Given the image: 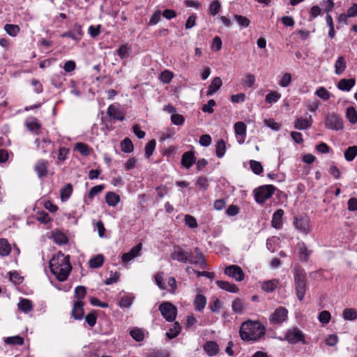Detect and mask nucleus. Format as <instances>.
I'll use <instances>...</instances> for the list:
<instances>
[{
  "instance_id": "obj_1",
  "label": "nucleus",
  "mask_w": 357,
  "mask_h": 357,
  "mask_svg": "<svg viewBox=\"0 0 357 357\" xmlns=\"http://www.w3.org/2000/svg\"><path fill=\"white\" fill-rule=\"evenodd\" d=\"M69 259L68 255L59 252L50 261V271L59 281L66 280L69 275L72 268Z\"/></svg>"
},
{
  "instance_id": "obj_2",
  "label": "nucleus",
  "mask_w": 357,
  "mask_h": 357,
  "mask_svg": "<svg viewBox=\"0 0 357 357\" xmlns=\"http://www.w3.org/2000/svg\"><path fill=\"white\" fill-rule=\"evenodd\" d=\"M266 333L265 327L258 321H247L242 324L239 334L244 341L255 342L261 339Z\"/></svg>"
},
{
  "instance_id": "obj_3",
  "label": "nucleus",
  "mask_w": 357,
  "mask_h": 357,
  "mask_svg": "<svg viewBox=\"0 0 357 357\" xmlns=\"http://www.w3.org/2000/svg\"><path fill=\"white\" fill-rule=\"evenodd\" d=\"M295 291L297 298L302 301L307 289V278L305 270L301 266H296L293 270Z\"/></svg>"
},
{
  "instance_id": "obj_4",
  "label": "nucleus",
  "mask_w": 357,
  "mask_h": 357,
  "mask_svg": "<svg viewBox=\"0 0 357 357\" xmlns=\"http://www.w3.org/2000/svg\"><path fill=\"white\" fill-rule=\"evenodd\" d=\"M275 190V187L273 185H261L254 190L255 199L257 203L263 204L273 196Z\"/></svg>"
},
{
  "instance_id": "obj_5",
  "label": "nucleus",
  "mask_w": 357,
  "mask_h": 357,
  "mask_svg": "<svg viewBox=\"0 0 357 357\" xmlns=\"http://www.w3.org/2000/svg\"><path fill=\"white\" fill-rule=\"evenodd\" d=\"M171 258L178 262L181 263H190V257H192L191 251H185L181 246L174 245L173 247V250L171 252Z\"/></svg>"
},
{
  "instance_id": "obj_6",
  "label": "nucleus",
  "mask_w": 357,
  "mask_h": 357,
  "mask_svg": "<svg viewBox=\"0 0 357 357\" xmlns=\"http://www.w3.org/2000/svg\"><path fill=\"white\" fill-rule=\"evenodd\" d=\"M159 310L162 317L167 321L175 320L177 314V308L170 302H164L159 306Z\"/></svg>"
},
{
  "instance_id": "obj_7",
  "label": "nucleus",
  "mask_w": 357,
  "mask_h": 357,
  "mask_svg": "<svg viewBox=\"0 0 357 357\" xmlns=\"http://www.w3.org/2000/svg\"><path fill=\"white\" fill-rule=\"evenodd\" d=\"M325 126L328 129L340 130L343 129L341 118L335 113L328 114L325 120Z\"/></svg>"
},
{
  "instance_id": "obj_8",
  "label": "nucleus",
  "mask_w": 357,
  "mask_h": 357,
  "mask_svg": "<svg viewBox=\"0 0 357 357\" xmlns=\"http://www.w3.org/2000/svg\"><path fill=\"white\" fill-rule=\"evenodd\" d=\"M294 225L298 231L305 234H307L311 231L310 220L307 217H295Z\"/></svg>"
},
{
  "instance_id": "obj_9",
  "label": "nucleus",
  "mask_w": 357,
  "mask_h": 357,
  "mask_svg": "<svg viewBox=\"0 0 357 357\" xmlns=\"http://www.w3.org/2000/svg\"><path fill=\"white\" fill-rule=\"evenodd\" d=\"M285 340L291 344H296L299 342L305 343V336L298 328L289 329L285 334Z\"/></svg>"
},
{
  "instance_id": "obj_10",
  "label": "nucleus",
  "mask_w": 357,
  "mask_h": 357,
  "mask_svg": "<svg viewBox=\"0 0 357 357\" xmlns=\"http://www.w3.org/2000/svg\"><path fill=\"white\" fill-rule=\"evenodd\" d=\"M288 311L284 307H279L270 316L269 321L272 324H280L287 318Z\"/></svg>"
},
{
  "instance_id": "obj_11",
  "label": "nucleus",
  "mask_w": 357,
  "mask_h": 357,
  "mask_svg": "<svg viewBox=\"0 0 357 357\" xmlns=\"http://www.w3.org/2000/svg\"><path fill=\"white\" fill-rule=\"evenodd\" d=\"M225 273L238 282L244 279V273L242 268L237 265H229L227 266L225 270Z\"/></svg>"
},
{
  "instance_id": "obj_12",
  "label": "nucleus",
  "mask_w": 357,
  "mask_h": 357,
  "mask_svg": "<svg viewBox=\"0 0 357 357\" xmlns=\"http://www.w3.org/2000/svg\"><path fill=\"white\" fill-rule=\"evenodd\" d=\"M107 113L109 117L112 119L118 121L124 120V114L121 111L119 105H110L107 108Z\"/></svg>"
},
{
  "instance_id": "obj_13",
  "label": "nucleus",
  "mask_w": 357,
  "mask_h": 357,
  "mask_svg": "<svg viewBox=\"0 0 357 357\" xmlns=\"http://www.w3.org/2000/svg\"><path fill=\"white\" fill-rule=\"evenodd\" d=\"M195 252L196 253L195 256H193L192 253V257H190V264L195 265H199V267L202 269L206 268L207 264L204 258V255L200 251L198 248L195 249Z\"/></svg>"
},
{
  "instance_id": "obj_14",
  "label": "nucleus",
  "mask_w": 357,
  "mask_h": 357,
  "mask_svg": "<svg viewBox=\"0 0 357 357\" xmlns=\"http://www.w3.org/2000/svg\"><path fill=\"white\" fill-rule=\"evenodd\" d=\"M142 248V244L141 243H138L135 246H134L129 252L124 253L122 255V261L124 263H128L134 258L137 257L140 255V251Z\"/></svg>"
},
{
  "instance_id": "obj_15",
  "label": "nucleus",
  "mask_w": 357,
  "mask_h": 357,
  "mask_svg": "<svg viewBox=\"0 0 357 357\" xmlns=\"http://www.w3.org/2000/svg\"><path fill=\"white\" fill-rule=\"evenodd\" d=\"M84 305L82 301H77L74 303L71 314L75 319L81 320L84 317Z\"/></svg>"
},
{
  "instance_id": "obj_16",
  "label": "nucleus",
  "mask_w": 357,
  "mask_h": 357,
  "mask_svg": "<svg viewBox=\"0 0 357 357\" xmlns=\"http://www.w3.org/2000/svg\"><path fill=\"white\" fill-rule=\"evenodd\" d=\"M195 156L192 151L185 152L181 157V165L186 169H189L195 162Z\"/></svg>"
},
{
  "instance_id": "obj_17",
  "label": "nucleus",
  "mask_w": 357,
  "mask_h": 357,
  "mask_svg": "<svg viewBox=\"0 0 357 357\" xmlns=\"http://www.w3.org/2000/svg\"><path fill=\"white\" fill-rule=\"evenodd\" d=\"M204 351L210 356H215L219 352V346L215 341H207L204 347Z\"/></svg>"
},
{
  "instance_id": "obj_18",
  "label": "nucleus",
  "mask_w": 357,
  "mask_h": 357,
  "mask_svg": "<svg viewBox=\"0 0 357 357\" xmlns=\"http://www.w3.org/2000/svg\"><path fill=\"white\" fill-rule=\"evenodd\" d=\"M312 117L308 119L297 118L294 121V128L298 130H306L312 126Z\"/></svg>"
},
{
  "instance_id": "obj_19",
  "label": "nucleus",
  "mask_w": 357,
  "mask_h": 357,
  "mask_svg": "<svg viewBox=\"0 0 357 357\" xmlns=\"http://www.w3.org/2000/svg\"><path fill=\"white\" fill-rule=\"evenodd\" d=\"M284 211L282 209H278L273 215L271 225L275 229H280L282 225V216Z\"/></svg>"
},
{
  "instance_id": "obj_20",
  "label": "nucleus",
  "mask_w": 357,
  "mask_h": 357,
  "mask_svg": "<svg viewBox=\"0 0 357 357\" xmlns=\"http://www.w3.org/2000/svg\"><path fill=\"white\" fill-rule=\"evenodd\" d=\"M216 284L219 288L229 292L237 293L239 290V289L236 284L230 283L229 282L217 280Z\"/></svg>"
},
{
  "instance_id": "obj_21",
  "label": "nucleus",
  "mask_w": 357,
  "mask_h": 357,
  "mask_svg": "<svg viewBox=\"0 0 357 357\" xmlns=\"http://www.w3.org/2000/svg\"><path fill=\"white\" fill-rule=\"evenodd\" d=\"M47 162L45 160H39L35 166V171L36 172L39 178H43L47 174Z\"/></svg>"
},
{
  "instance_id": "obj_22",
  "label": "nucleus",
  "mask_w": 357,
  "mask_h": 357,
  "mask_svg": "<svg viewBox=\"0 0 357 357\" xmlns=\"http://www.w3.org/2000/svg\"><path fill=\"white\" fill-rule=\"evenodd\" d=\"M347 68V62L344 56H340L335 63V73L337 75H342Z\"/></svg>"
},
{
  "instance_id": "obj_23",
  "label": "nucleus",
  "mask_w": 357,
  "mask_h": 357,
  "mask_svg": "<svg viewBox=\"0 0 357 357\" xmlns=\"http://www.w3.org/2000/svg\"><path fill=\"white\" fill-rule=\"evenodd\" d=\"M355 84L354 79H342L337 84V88L341 91H349Z\"/></svg>"
},
{
  "instance_id": "obj_24",
  "label": "nucleus",
  "mask_w": 357,
  "mask_h": 357,
  "mask_svg": "<svg viewBox=\"0 0 357 357\" xmlns=\"http://www.w3.org/2000/svg\"><path fill=\"white\" fill-rule=\"evenodd\" d=\"M222 79L219 77H215L211 84L208 86V89L206 93L208 96L213 95L222 86Z\"/></svg>"
},
{
  "instance_id": "obj_25",
  "label": "nucleus",
  "mask_w": 357,
  "mask_h": 357,
  "mask_svg": "<svg viewBox=\"0 0 357 357\" xmlns=\"http://www.w3.org/2000/svg\"><path fill=\"white\" fill-rule=\"evenodd\" d=\"M105 202L111 206H116L120 202V197L113 192H108L105 195Z\"/></svg>"
},
{
  "instance_id": "obj_26",
  "label": "nucleus",
  "mask_w": 357,
  "mask_h": 357,
  "mask_svg": "<svg viewBox=\"0 0 357 357\" xmlns=\"http://www.w3.org/2000/svg\"><path fill=\"white\" fill-rule=\"evenodd\" d=\"M278 284V280L265 281L261 284V289L267 293H271L275 291Z\"/></svg>"
},
{
  "instance_id": "obj_27",
  "label": "nucleus",
  "mask_w": 357,
  "mask_h": 357,
  "mask_svg": "<svg viewBox=\"0 0 357 357\" xmlns=\"http://www.w3.org/2000/svg\"><path fill=\"white\" fill-rule=\"evenodd\" d=\"M234 130L236 135L242 137L243 139L239 142L243 143L246 134V125L242 121L236 122L234 124Z\"/></svg>"
},
{
  "instance_id": "obj_28",
  "label": "nucleus",
  "mask_w": 357,
  "mask_h": 357,
  "mask_svg": "<svg viewBox=\"0 0 357 357\" xmlns=\"http://www.w3.org/2000/svg\"><path fill=\"white\" fill-rule=\"evenodd\" d=\"M36 142L37 143L38 148L42 149L43 153L49 152L52 149L53 144L50 140L45 139L39 140L37 139Z\"/></svg>"
},
{
  "instance_id": "obj_29",
  "label": "nucleus",
  "mask_w": 357,
  "mask_h": 357,
  "mask_svg": "<svg viewBox=\"0 0 357 357\" xmlns=\"http://www.w3.org/2000/svg\"><path fill=\"white\" fill-rule=\"evenodd\" d=\"M11 247L8 240L6 238H0V255L6 257L10 255Z\"/></svg>"
},
{
  "instance_id": "obj_30",
  "label": "nucleus",
  "mask_w": 357,
  "mask_h": 357,
  "mask_svg": "<svg viewBox=\"0 0 357 357\" xmlns=\"http://www.w3.org/2000/svg\"><path fill=\"white\" fill-rule=\"evenodd\" d=\"M206 304V298L202 294H197L194 301L195 308L197 311H202L204 309Z\"/></svg>"
},
{
  "instance_id": "obj_31",
  "label": "nucleus",
  "mask_w": 357,
  "mask_h": 357,
  "mask_svg": "<svg viewBox=\"0 0 357 357\" xmlns=\"http://www.w3.org/2000/svg\"><path fill=\"white\" fill-rule=\"evenodd\" d=\"M18 309L25 313L31 312L33 310L32 302L26 298H22L18 303Z\"/></svg>"
},
{
  "instance_id": "obj_32",
  "label": "nucleus",
  "mask_w": 357,
  "mask_h": 357,
  "mask_svg": "<svg viewBox=\"0 0 357 357\" xmlns=\"http://www.w3.org/2000/svg\"><path fill=\"white\" fill-rule=\"evenodd\" d=\"M344 319L354 321L357 319V310L354 308H346L342 312Z\"/></svg>"
},
{
  "instance_id": "obj_33",
  "label": "nucleus",
  "mask_w": 357,
  "mask_h": 357,
  "mask_svg": "<svg viewBox=\"0 0 357 357\" xmlns=\"http://www.w3.org/2000/svg\"><path fill=\"white\" fill-rule=\"evenodd\" d=\"M4 30L9 36L15 37L20 33V28L17 24H6Z\"/></svg>"
},
{
  "instance_id": "obj_34",
  "label": "nucleus",
  "mask_w": 357,
  "mask_h": 357,
  "mask_svg": "<svg viewBox=\"0 0 357 357\" xmlns=\"http://www.w3.org/2000/svg\"><path fill=\"white\" fill-rule=\"evenodd\" d=\"M89 266L92 268L100 267L104 263V257L102 255H98L91 258L89 261Z\"/></svg>"
},
{
  "instance_id": "obj_35",
  "label": "nucleus",
  "mask_w": 357,
  "mask_h": 357,
  "mask_svg": "<svg viewBox=\"0 0 357 357\" xmlns=\"http://www.w3.org/2000/svg\"><path fill=\"white\" fill-rule=\"evenodd\" d=\"M181 326L177 321L174 322L173 327L171 328L169 331L167 332L166 335L169 339L176 337L181 332Z\"/></svg>"
},
{
  "instance_id": "obj_36",
  "label": "nucleus",
  "mask_w": 357,
  "mask_h": 357,
  "mask_svg": "<svg viewBox=\"0 0 357 357\" xmlns=\"http://www.w3.org/2000/svg\"><path fill=\"white\" fill-rule=\"evenodd\" d=\"M121 151L124 153H131L133 151L134 146L132 141L126 137L121 142Z\"/></svg>"
},
{
  "instance_id": "obj_37",
  "label": "nucleus",
  "mask_w": 357,
  "mask_h": 357,
  "mask_svg": "<svg viewBox=\"0 0 357 357\" xmlns=\"http://www.w3.org/2000/svg\"><path fill=\"white\" fill-rule=\"evenodd\" d=\"M232 311L235 313H241L244 310V303L241 298H236L231 305Z\"/></svg>"
},
{
  "instance_id": "obj_38",
  "label": "nucleus",
  "mask_w": 357,
  "mask_h": 357,
  "mask_svg": "<svg viewBox=\"0 0 357 357\" xmlns=\"http://www.w3.org/2000/svg\"><path fill=\"white\" fill-rule=\"evenodd\" d=\"M73 192V185L68 183L61 190V199L63 202L66 201Z\"/></svg>"
},
{
  "instance_id": "obj_39",
  "label": "nucleus",
  "mask_w": 357,
  "mask_h": 357,
  "mask_svg": "<svg viewBox=\"0 0 357 357\" xmlns=\"http://www.w3.org/2000/svg\"><path fill=\"white\" fill-rule=\"evenodd\" d=\"M357 155V146H349L344 152V158L347 161H352Z\"/></svg>"
},
{
  "instance_id": "obj_40",
  "label": "nucleus",
  "mask_w": 357,
  "mask_h": 357,
  "mask_svg": "<svg viewBox=\"0 0 357 357\" xmlns=\"http://www.w3.org/2000/svg\"><path fill=\"white\" fill-rule=\"evenodd\" d=\"M346 116L351 123L354 124L357 123V112L354 107L347 108Z\"/></svg>"
},
{
  "instance_id": "obj_41",
  "label": "nucleus",
  "mask_w": 357,
  "mask_h": 357,
  "mask_svg": "<svg viewBox=\"0 0 357 357\" xmlns=\"http://www.w3.org/2000/svg\"><path fill=\"white\" fill-rule=\"evenodd\" d=\"M280 97L281 95L278 92L272 91L266 95L265 101L268 104H273L276 102Z\"/></svg>"
},
{
  "instance_id": "obj_42",
  "label": "nucleus",
  "mask_w": 357,
  "mask_h": 357,
  "mask_svg": "<svg viewBox=\"0 0 357 357\" xmlns=\"http://www.w3.org/2000/svg\"><path fill=\"white\" fill-rule=\"evenodd\" d=\"M130 47L128 44L121 45L117 50L116 54L117 55L121 57V59H124L126 57H128L129 55V53L130 52Z\"/></svg>"
},
{
  "instance_id": "obj_43",
  "label": "nucleus",
  "mask_w": 357,
  "mask_h": 357,
  "mask_svg": "<svg viewBox=\"0 0 357 357\" xmlns=\"http://www.w3.org/2000/svg\"><path fill=\"white\" fill-rule=\"evenodd\" d=\"M53 238L54 241L59 245L66 244L68 241L67 236L62 232L54 233Z\"/></svg>"
},
{
  "instance_id": "obj_44",
  "label": "nucleus",
  "mask_w": 357,
  "mask_h": 357,
  "mask_svg": "<svg viewBox=\"0 0 357 357\" xmlns=\"http://www.w3.org/2000/svg\"><path fill=\"white\" fill-rule=\"evenodd\" d=\"M75 149L84 155L90 154V148L86 144L78 142L75 144Z\"/></svg>"
},
{
  "instance_id": "obj_45",
  "label": "nucleus",
  "mask_w": 357,
  "mask_h": 357,
  "mask_svg": "<svg viewBox=\"0 0 357 357\" xmlns=\"http://www.w3.org/2000/svg\"><path fill=\"white\" fill-rule=\"evenodd\" d=\"M156 142L155 139L150 140L145 146V156L149 158L155 148Z\"/></svg>"
},
{
  "instance_id": "obj_46",
  "label": "nucleus",
  "mask_w": 357,
  "mask_h": 357,
  "mask_svg": "<svg viewBox=\"0 0 357 357\" xmlns=\"http://www.w3.org/2000/svg\"><path fill=\"white\" fill-rule=\"evenodd\" d=\"M225 143L223 139L219 140L216 144V155L218 158H222L225 153Z\"/></svg>"
},
{
  "instance_id": "obj_47",
  "label": "nucleus",
  "mask_w": 357,
  "mask_h": 357,
  "mask_svg": "<svg viewBox=\"0 0 357 357\" xmlns=\"http://www.w3.org/2000/svg\"><path fill=\"white\" fill-rule=\"evenodd\" d=\"M250 165L252 172L256 174H260L263 172V167L258 161L251 160L250 161Z\"/></svg>"
},
{
  "instance_id": "obj_48",
  "label": "nucleus",
  "mask_w": 357,
  "mask_h": 357,
  "mask_svg": "<svg viewBox=\"0 0 357 357\" xmlns=\"http://www.w3.org/2000/svg\"><path fill=\"white\" fill-rule=\"evenodd\" d=\"M86 295V289L84 286H79L75 288V296L77 301H82Z\"/></svg>"
},
{
  "instance_id": "obj_49",
  "label": "nucleus",
  "mask_w": 357,
  "mask_h": 357,
  "mask_svg": "<svg viewBox=\"0 0 357 357\" xmlns=\"http://www.w3.org/2000/svg\"><path fill=\"white\" fill-rule=\"evenodd\" d=\"M220 3L218 1L215 0L211 3L209 6V13L214 16L217 15L220 10Z\"/></svg>"
},
{
  "instance_id": "obj_50",
  "label": "nucleus",
  "mask_w": 357,
  "mask_h": 357,
  "mask_svg": "<svg viewBox=\"0 0 357 357\" xmlns=\"http://www.w3.org/2000/svg\"><path fill=\"white\" fill-rule=\"evenodd\" d=\"M133 299L134 297L132 296H123L119 301V305L121 307H130L132 304Z\"/></svg>"
},
{
  "instance_id": "obj_51",
  "label": "nucleus",
  "mask_w": 357,
  "mask_h": 357,
  "mask_svg": "<svg viewBox=\"0 0 357 357\" xmlns=\"http://www.w3.org/2000/svg\"><path fill=\"white\" fill-rule=\"evenodd\" d=\"M6 344L22 345L24 339L20 336L9 337L5 340Z\"/></svg>"
},
{
  "instance_id": "obj_52",
  "label": "nucleus",
  "mask_w": 357,
  "mask_h": 357,
  "mask_svg": "<svg viewBox=\"0 0 357 357\" xmlns=\"http://www.w3.org/2000/svg\"><path fill=\"white\" fill-rule=\"evenodd\" d=\"M174 77V75L172 72L166 70L161 73L160 74V80L165 84L169 83L172 78Z\"/></svg>"
},
{
  "instance_id": "obj_53",
  "label": "nucleus",
  "mask_w": 357,
  "mask_h": 357,
  "mask_svg": "<svg viewBox=\"0 0 357 357\" xmlns=\"http://www.w3.org/2000/svg\"><path fill=\"white\" fill-rule=\"evenodd\" d=\"M130 334L133 339L139 342L144 339V333L139 328H134L130 331Z\"/></svg>"
},
{
  "instance_id": "obj_54",
  "label": "nucleus",
  "mask_w": 357,
  "mask_h": 357,
  "mask_svg": "<svg viewBox=\"0 0 357 357\" xmlns=\"http://www.w3.org/2000/svg\"><path fill=\"white\" fill-rule=\"evenodd\" d=\"M234 18L237 21L238 24L242 27H248L250 24V20L241 15H235Z\"/></svg>"
},
{
  "instance_id": "obj_55",
  "label": "nucleus",
  "mask_w": 357,
  "mask_h": 357,
  "mask_svg": "<svg viewBox=\"0 0 357 357\" xmlns=\"http://www.w3.org/2000/svg\"><path fill=\"white\" fill-rule=\"evenodd\" d=\"M316 95L324 100H328L330 98V93L324 87H319L317 91Z\"/></svg>"
},
{
  "instance_id": "obj_56",
  "label": "nucleus",
  "mask_w": 357,
  "mask_h": 357,
  "mask_svg": "<svg viewBox=\"0 0 357 357\" xmlns=\"http://www.w3.org/2000/svg\"><path fill=\"white\" fill-rule=\"evenodd\" d=\"M197 185L200 190L205 191L208 187V178L205 176H200L197 178Z\"/></svg>"
},
{
  "instance_id": "obj_57",
  "label": "nucleus",
  "mask_w": 357,
  "mask_h": 357,
  "mask_svg": "<svg viewBox=\"0 0 357 357\" xmlns=\"http://www.w3.org/2000/svg\"><path fill=\"white\" fill-rule=\"evenodd\" d=\"M86 322L91 326L93 327L96 325L97 321V317L96 312H91L85 317Z\"/></svg>"
},
{
  "instance_id": "obj_58",
  "label": "nucleus",
  "mask_w": 357,
  "mask_h": 357,
  "mask_svg": "<svg viewBox=\"0 0 357 357\" xmlns=\"http://www.w3.org/2000/svg\"><path fill=\"white\" fill-rule=\"evenodd\" d=\"M255 82V77L254 75L248 73L243 79V84L248 87H252Z\"/></svg>"
},
{
  "instance_id": "obj_59",
  "label": "nucleus",
  "mask_w": 357,
  "mask_h": 357,
  "mask_svg": "<svg viewBox=\"0 0 357 357\" xmlns=\"http://www.w3.org/2000/svg\"><path fill=\"white\" fill-rule=\"evenodd\" d=\"M331 318V313L328 311L324 310L319 313V320L324 324H328L330 321Z\"/></svg>"
},
{
  "instance_id": "obj_60",
  "label": "nucleus",
  "mask_w": 357,
  "mask_h": 357,
  "mask_svg": "<svg viewBox=\"0 0 357 357\" xmlns=\"http://www.w3.org/2000/svg\"><path fill=\"white\" fill-rule=\"evenodd\" d=\"M104 188H105L104 185H98L93 187L89 192V197L91 199H93V197L96 195H98V193L101 192L103 190Z\"/></svg>"
},
{
  "instance_id": "obj_61",
  "label": "nucleus",
  "mask_w": 357,
  "mask_h": 357,
  "mask_svg": "<svg viewBox=\"0 0 357 357\" xmlns=\"http://www.w3.org/2000/svg\"><path fill=\"white\" fill-rule=\"evenodd\" d=\"M291 82V75L290 73H286L283 75L282 79L279 82V84L282 87H287Z\"/></svg>"
},
{
  "instance_id": "obj_62",
  "label": "nucleus",
  "mask_w": 357,
  "mask_h": 357,
  "mask_svg": "<svg viewBox=\"0 0 357 357\" xmlns=\"http://www.w3.org/2000/svg\"><path fill=\"white\" fill-rule=\"evenodd\" d=\"M300 258L303 261H307L309 257V251L305 245L303 244L299 249Z\"/></svg>"
},
{
  "instance_id": "obj_63",
  "label": "nucleus",
  "mask_w": 357,
  "mask_h": 357,
  "mask_svg": "<svg viewBox=\"0 0 357 357\" xmlns=\"http://www.w3.org/2000/svg\"><path fill=\"white\" fill-rule=\"evenodd\" d=\"M171 121L174 125L181 126L183 124L185 119L181 114H174L171 116Z\"/></svg>"
},
{
  "instance_id": "obj_64",
  "label": "nucleus",
  "mask_w": 357,
  "mask_h": 357,
  "mask_svg": "<svg viewBox=\"0 0 357 357\" xmlns=\"http://www.w3.org/2000/svg\"><path fill=\"white\" fill-rule=\"evenodd\" d=\"M185 222L190 228H196L197 227V222L193 216L190 215H186L185 216Z\"/></svg>"
}]
</instances>
